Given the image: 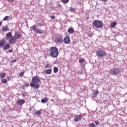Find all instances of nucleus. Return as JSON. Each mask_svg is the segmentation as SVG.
<instances>
[{"instance_id": "30", "label": "nucleus", "mask_w": 127, "mask_h": 127, "mask_svg": "<svg viewBox=\"0 0 127 127\" xmlns=\"http://www.w3.org/2000/svg\"><path fill=\"white\" fill-rule=\"evenodd\" d=\"M89 127H96V125H95V124L92 123V124H90L89 126Z\"/></svg>"}, {"instance_id": "19", "label": "nucleus", "mask_w": 127, "mask_h": 127, "mask_svg": "<svg viewBox=\"0 0 127 127\" xmlns=\"http://www.w3.org/2000/svg\"><path fill=\"white\" fill-rule=\"evenodd\" d=\"M99 95V91L98 90H94L93 91V97H97Z\"/></svg>"}, {"instance_id": "1", "label": "nucleus", "mask_w": 127, "mask_h": 127, "mask_svg": "<svg viewBox=\"0 0 127 127\" xmlns=\"http://www.w3.org/2000/svg\"><path fill=\"white\" fill-rule=\"evenodd\" d=\"M40 82V78L39 76H34L32 79V82L30 83V85L31 87L33 88H36V89H39L40 87L39 83Z\"/></svg>"}, {"instance_id": "40", "label": "nucleus", "mask_w": 127, "mask_h": 127, "mask_svg": "<svg viewBox=\"0 0 127 127\" xmlns=\"http://www.w3.org/2000/svg\"><path fill=\"white\" fill-rule=\"evenodd\" d=\"M102 0V1H104L105 2H106V1H108V0Z\"/></svg>"}, {"instance_id": "42", "label": "nucleus", "mask_w": 127, "mask_h": 127, "mask_svg": "<svg viewBox=\"0 0 127 127\" xmlns=\"http://www.w3.org/2000/svg\"><path fill=\"white\" fill-rule=\"evenodd\" d=\"M9 77H7V80H8V81H9Z\"/></svg>"}, {"instance_id": "7", "label": "nucleus", "mask_w": 127, "mask_h": 127, "mask_svg": "<svg viewBox=\"0 0 127 127\" xmlns=\"http://www.w3.org/2000/svg\"><path fill=\"white\" fill-rule=\"evenodd\" d=\"M55 42L58 43V44L62 43L63 42V38L62 37H57L55 39Z\"/></svg>"}, {"instance_id": "8", "label": "nucleus", "mask_w": 127, "mask_h": 127, "mask_svg": "<svg viewBox=\"0 0 127 127\" xmlns=\"http://www.w3.org/2000/svg\"><path fill=\"white\" fill-rule=\"evenodd\" d=\"M25 103V101L23 99H19L16 101V104L18 106H22Z\"/></svg>"}, {"instance_id": "29", "label": "nucleus", "mask_w": 127, "mask_h": 127, "mask_svg": "<svg viewBox=\"0 0 127 127\" xmlns=\"http://www.w3.org/2000/svg\"><path fill=\"white\" fill-rule=\"evenodd\" d=\"M26 94H27L26 92H22V96L23 97H25V96H26Z\"/></svg>"}, {"instance_id": "31", "label": "nucleus", "mask_w": 127, "mask_h": 127, "mask_svg": "<svg viewBox=\"0 0 127 127\" xmlns=\"http://www.w3.org/2000/svg\"><path fill=\"white\" fill-rule=\"evenodd\" d=\"M23 75H24V72L22 71V72H20L19 76H20V77L23 76Z\"/></svg>"}, {"instance_id": "17", "label": "nucleus", "mask_w": 127, "mask_h": 127, "mask_svg": "<svg viewBox=\"0 0 127 127\" xmlns=\"http://www.w3.org/2000/svg\"><path fill=\"white\" fill-rule=\"evenodd\" d=\"M117 22H113L111 24V28H115L116 26H117Z\"/></svg>"}, {"instance_id": "3", "label": "nucleus", "mask_w": 127, "mask_h": 127, "mask_svg": "<svg viewBox=\"0 0 127 127\" xmlns=\"http://www.w3.org/2000/svg\"><path fill=\"white\" fill-rule=\"evenodd\" d=\"M92 24L95 28H103V25H104V23L102 21L99 20H95L93 22Z\"/></svg>"}, {"instance_id": "4", "label": "nucleus", "mask_w": 127, "mask_h": 127, "mask_svg": "<svg viewBox=\"0 0 127 127\" xmlns=\"http://www.w3.org/2000/svg\"><path fill=\"white\" fill-rule=\"evenodd\" d=\"M106 54L107 53L106 52V51L102 49H99L96 51V55L98 56V57H99V58L106 57Z\"/></svg>"}, {"instance_id": "9", "label": "nucleus", "mask_w": 127, "mask_h": 127, "mask_svg": "<svg viewBox=\"0 0 127 127\" xmlns=\"http://www.w3.org/2000/svg\"><path fill=\"white\" fill-rule=\"evenodd\" d=\"M70 37L69 36L65 37L64 39V42L65 44H69L70 43Z\"/></svg>"}, {"instance_id": "24", "label": "nucleus", "mask_w": 127, "mask_h": 127, "mask_svg": "<svg viewBox=\"0 0 127 127\" xmlns=\"http://www.w3.org/2000/svg\"><path fill=\"white\" fill-rule=\"evenodd\" d=\"M1 82L3 84H6L7 83V80H6V79L2 78V79L1 80Z\"/></svg>"}, {"instance_id": "13", "label": "nucleus", "mask_w": 127, "mask_h": 127, "mask_svg": "<svg viewBox=\"0 0 127 127\" xmlns=\"http://www.w3.org/2000/svg\"><path fill=\"white\" fill-rule=\"evenodd\" d=\"M5 43H6V41H5V40H1L0 41V47H3Z\"/></svg>"}, {"instance_id": "12", "label": "nucleus", "mask_w": 127, "mask_h": 127, "mask_svg": "<svg viewBox=\"0 0 127 127\" xmlns=\"http://www.w3.org/2000/svg\"><path fill=\"white\" fill-rule=\"evenodd\" d=\"M10 48V45L8 43H6L3 48V50H7Z\"/></svg>"}, {"instance_id": "6", "label": "nucleus", "mask_w": 127, "mask_h": 127, "mask_svg": "<svg viewBox=\"0 0 127 127\" xmlns=\"http://www.w3.org/2000/svg\"><path fill=\"white\" fill-rule=\"evenodd\" d=\"M110 72L112 75H117L120 74V69L118 68H113L110 70Z\"/></svg>"}, {"instance_id": "33", "label": "nucleus", "mask_w": 127, "mask_h": 127, "mask_svg": "<svg viewBox=\"0 0 127 127\" xmlns=\"http://www.w3.org/2000/svg\"><path fill=\"white\" fill-rule=\"evenodd\" d=\"M37 24L38 26H42L43 25L42 23H38Z\"/></svg>"}, {"instance_id": "18", "label": "nucleus", "mask_w": 127, "mask_h": 127, "mask_svg": "<svg viewBox=\"0 0 127 127\" xmlns=\"http://www.w3.org/2000/svg\"><path fill=\"white\" fill-rule=\"evenodd\" d=\"M45 74H50L51 73H52V69H46L45 71Z\"/></svg>"}, {"instance_id": "21", "label": "nucleus", "mask_w": 127, "mask_h": 127, "mask_svg": "<svg viewBox=\"0 0 127 127\" xmlns=\"http://www.w3.org/2000/svg\"><path fill=\"white\" fill-rule=\"evenodd\" d=\"M6 74L5 73H2L0 74V79H3V78H5Z\"/></svg>"}, {"instance_id": "16", "label": "nucleus", "mask_w": 127, "mask_h": 127, "mask_svg": "<svg viewBox=\"0 0 127 127\" xmlns=\"http://www.w3.org/2000/svg\"><path fill=\"white\" fill-rule=\"evenodd\" d=\"M74 31H75L74 30V29H73V28H69L67 30V32H68V33H69L70 34H72V33H74Z\"/></svg>"}, {"instance_id": "20", "label": "nucleus", "mask_w": 127, "mask_h": 127, "mask_svg": "<svg viewBox=\"0 0 127 127\" xmlns=\"http://www.w3.org/2000/svg\"><path fill=\"white\" fill-rule=\"evenodd\" d=\"M35 115H36V116H40V115H42V112L40 110L36 111L35 112Z\"/></svg>"}, {"instance_id": "10", "label": "nucleus", "mask_w": 127, "mask_h": 127, "mask_svg": "<svg viewBox=\"0 0 127 127\" xmlns=\"http://www.w3.org/2000/svg\"><path fill=\"white\" fill-rule=\"evenodd\" d=\"M16 41V40L14 38V37H12L11 38H10L8 40V42L10 44H13V43H14Z\"/></svg>"}, {"instance_id": "36", "label": "nucleus", "mask_w": 127, "mask_h": 127, "mask_svg": "<svg viewBox=\"0 0 127 127\" xmlns=\"http://www.w3.org/2000/svg\"><path fill=\"white\" fill-rule=\"evenodd\" d=\"M95 125H96V126H98V125H99L100 123L98 122H95Z\"/></svg>"}, {"instance_id": "22", "label": "nucleus", "mask_w": 127, "mask_h": 127, "mask_svg": "<svg viewBox=\"0 0 127 127\" xmlns=\"http://www.w3.org/2000/svg\"><path fill=\"white\" fill-rule=\"evenodd\" d=\"M69 10L71 12H76V9L72 7H69Z\"/></svg>"}, {"instance_id": "15", "label": "nucleus", "mask_w": 127, "mask_h": 127, "mask_svg": "<svg viewBox=\"0 0 127 127\" xmlns=\"http://www.w3.org/2000/svg\"><path fill=\"white\" fill-rule=\"evenodd\" d=\"M81 119H82L81 116L77 115L76 116V117L74 118V121L75 122H79V121H81Z\"/></svg>"}, {"instance_id": "41", "label": "nucleus", "mask_w": 127, "mask_h": 127, "mask_svg": "<svg viewBox=\"0 0 127 127\" xmlns=\"http://www.w3.org/2000/svg\"><path fill=\"white\" fill-rule=\"evenodd\" d=\"M2 24V22L0 21V26Z\"/></svg>"}, {"instance_id": "14", "label": "nucleus", "mask_w": 127, "mask_h": 127, "mask_svg": "<svg viewBox=\"0 0 127 127\" xmlns=\"http://www.w3.org/2000/svg\"><path fill=\"white\" fill-rule=\"evenodd\" d=\"M6 40H8V38H11L13 37L12 36V33H11V32H10L7 33L6 34Z\"/></svg>"}, {"instance_id": "11", "label": "nucleus", "mask_w": 127, "mask_h": 127, "mask_svg": "<svg viewBox=\"0 0 127 127\" xmlns=\"http://www.w3.org/2000/svg\"><path fill=\"white\" fill-rule=\"evenodd\" d=\"M14 38L16 40V39H19L20 37H21V34L18 32H15L14 34Z\"/></svg>"}, {"instance_id": "32", "label": "nucleus", "mask_w": 127, "mask_h": 127, "mask_svg": "<svg viewBox=\"0 0 127 127\" xmlns=\"http://www.w3.org/2000/svg\"><path fill=\"white\" fill-rule=\"evenodd\" d=\"M79 63H81V64H82L84 62V60L83 59H80V60H79Z\"/></svg>"}, {"instance_id": "26", "label": "nucleus", "mask_w": 127, "mask_h": 127, "mask_svg": "<svg viewBox=\"0 0 127 127\" xmlns=\"http://www.w3.org/2000/svg\"><path fill=\"white\" fill-rule=\"evenodd\" d=\"M54 73H57L58 72V67L55 66L54 67Z\"/></svg>"}, {"instance_id": "39", "label": "nucleus", "mask_w": 127, "mask_h": 127, "mask_svg": "<svg viewBox=\"0 0 127 127\" xmlns=\"http://www.w3.org/2000/svg\"><path fill=\"white\" fill-rule=\"evenodd\" d=\"M7 52L11 53L12 52V50H9Z\"/></svg>"}, {"instance_id": "28", "label": "nucleus", "mask_w": 127, "mask_h": 127, "mask_svg": "<svg viewBox=\"0 0 127 127\" xmlns=\"http://www.w3.org/2000/svg\"><path fill=\"white\" fill-rule=\"evenodd\" d=\"M8 17H9L8 16H5L3 19V21H5V20H7L8 19Z\"/></svg>"}, {"instance_id": "5", "label": "nucleus", "mask_w": 127, "mask_h": 127, "mask_svg": "<svg viewBox=\"0 0 127 127\" xmlns=\"http://www.w3.org/2000/svg\"><path fill=\"white\" fill-rule=\"evenodd\" d=\"M30 29L31 31L32 30L33 31H34L36 33H37L38 34H44V31L37 29V28L36 27V26L35 25H34L33 26L31 27Z\"/></svg>"}, {"instance_id": "38", "label": "nucleus", "mask_w": 127, "mask_h": 127, "mask_svg": "<svg viewBox=\"0 0 127 127\" xmlns=\"http://www.w3.org/2000/svg\"><path fill=\"white\" fill-rule=\"evenodd\" d=\"M8 1H9L10 2H12L13 1H14V0H8Z\"/></svg>"}, {"instance_id": "35", "label": "nucleus", "mask_w": 127, "mask_h": 127, "mask_svg": "<svg viewBox=\"0 0 127 127\" xmlns=\"http://www.w3.org/2000/svg\"><path fill=\"white\" fill-rule=\"evenodd\" d=\"M24 86H25V87H29V84L27 83V84H25Z\"/></svg>"}, {"instance_id": "23", "label": "nucleus", "mask_w": 127, "mask_h": 127, "mask_svg": "<svg viewBox=\"0 0 127 127\" xmlns=\"http://www.w3.org/2000/svg\"><path fill=\"white\" fill-rule=\"evenodd\" d=\"M48 99H47V98H44V99H42V100H41V102H42V103H47V102H48Z\"/></svg>"}, {"instance_id": "34", "label": "nucleus", "mask_w": 127, "mask_h": 127, "mask_svg": "<svg viewBox=\"0 0 127 127\" xmlns=\"http://www.w3.org/2000/svg\"><path fill=\"white\" fill-rule=\"evenodd\" d=\"M51 18H52V19H55V15L51 16Z\"/></svg>"}, {"instance_id": "37", "label": "nucleus", "mask_w": 127, "mask_h": 127, "mask_svg": "<svg viewBox=\"0 0 127 127\" xmlns=\"http://www.w3.org/2000/svg\"><path fill=\"white\" fill-rule=\"evenodd\" d=\"M14 62H16V60H13L11 62V63H13Z\"/></svg>"}, {"instance_id": "27", "label": "nucleus", "mask_w": 127, "mask_h": 127, "mask_svg": "<svg viewBox=\"0 0 127 127\" xmlns=\"http://www.w3.org/2000/svg\"><path fill=\"white\" fill-rule=\"evenodd\" d=\"M63 3H68L69 0H61Z\"/></svg>"}, {"instance_id": "25", "label": "nucleus", "mask_w": 127, "mask_h": 127, "mask_svg": "<svg viewBox=\"0 0 127 127\" xmlns=\"http://www.w3.org/2000/svg\"><path fill=\"white\" fill-rule=\"evenodd\" d=\"M3 31H8V27H5L4 28H2Z\"/></svg>"}, {"instance_id": "43", "label": "nucleus", "mask_w": 127, "mask_h": 127, "mask_svg": "<svg viewBox=\"0 0 127 127\" xmlns=\"http://www.w3.org/2000/svg\"><path fill=\"white\" fill-rule=\"evenodd\" d=\"M79 73H80V74H82V72H79Z\"/></svg>"}, {"instance_id": "2", "label": "nucleus", "mask_w": 127, "mask_h": 127, "mask_svg": "<svg viewBox=\"0 0 127 127\" xmlns=\"http://www.w3.org/2000/svg\"><path fill=\"white\" fill-rule=\"evenodd\" d=\"M50 51V56L51 57H53V58H56L58 57V55H59V52H58V49L56 48V47L51 48Z\"/></svg>"}]
</instances>
